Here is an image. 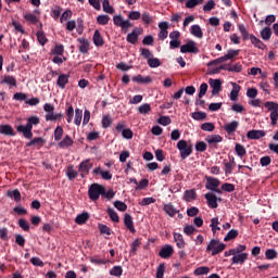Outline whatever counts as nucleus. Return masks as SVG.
Wrapping results in <instances>:
<instances>
[{"label":"nucleus","instance_id":"f257e3e1","mask_svg":"<svg viewBox=\"0 0 278 278\" xmlns=\"http://www.w3.org/2000/svg\"><path fill=\"white\" fill-rule=\"evenodd\" d=\"M244 249H247L244 245L232 249L229 252H225V256L229 257V255H232V264H242L245 260H249V254L242 252Z\"/></svg>","mask_w":278,"mask_h":278},{"label":"nucleus","instance_id":"f03ea898","mask_svg":"<svg viewBox=\"0 0 278 278\" xmlns=\"http://www.w3.org/2000/svg\"><path fill=\"white\" fill-rule=\"evenodd\" d=\"M89 199L91 201H99V197L105 194V187L99 184H92L88 190Z\"/></svg>","mask_w":278,"mask_h":278},{"label":"nucleus","instance_id":"7ed1b4c3","mask_svg":"<svg viewBox=\"0 0 278 278\" xmlns=\"http://www.w3.org/2000/svg\"><path fill=\"white\" fill-rule=\"evenodd\" d=\"M176 147L179 151L181 160H186L192 155V144L188 143V141L181 139L177 142Z\"/></svg>","mask_w":278,"mask_h":278},{"label":"nucleus","instance_id":"20e7f679","mask_svg":"<svg viewBox=\"0 0 278 278\" xmlns=\"http://www.w3.org/2000/svg\"><path fill=\"white\" fill-rule=\"evenodd\" d=\"M113 23L116 27H121L124 34H127V29L134 27V24L129 20L123 18V15H114Z\"/></svg>","mask_w":278,"mask_h":278},{"label":"nucleus","instance_id":"39448f33","mask_svg":"<svg viewBox=\"0 0 278 278\" xmlns=\"http://www.w3.org/2000/svg\"><path fill=\"white\" fill-rule=\"evenodd\" d=\"M208 85L212 88L213 96L219 94L220 91L223 90V80L219 78L218 79L210 78Z\"/></svg>","mask_w":278,"mask_h":278},{"label":"nucleus","instance_id":"423d86ee","mask_svg":"<svg viewBox=\"0 0 278 278\" xmlns=\"http://www.w3.org/2000/svg\"><path fill=\"white\" fill-rule=\"evenodd\" d=\"M180 53H199V48L197 42L190 40L186 45L180 47Z\"/></svg>","mask_w":278,"mask_h":278},{"label":"nucleus","instance_id":"0eeeda50","mask_svg":"<svg viewBox=\"0 0 278 278\" xmlns=\"http://www.w3.org/2000/svg\"><path fill=\"white\" fill-rule=\"evenodd\" d=\"M220 186V180L214 177H207L206 178V190H212L213 192H220L219 190H216Z\"/></svg>","mask_w":278,"mask_h":278},{"label":"nucleus","instance_id":"6e6552de","mask_svg":"<svg viewBox=\"0 0 278 278\" xmlns=\"http://www.w3.org/2000/svg\"><path fill=\"white\" fill-rule=\"evenodd\" d=\"M168 23L167 22H161L159 24V40H166L168 38Z\"/></svg>","mask_w":278,"mask_h":278},{"label":"nucleus","instance_id":"1a4fd4ad","mask_svg":"<svg viewBox=\"0 0 278 278\" xmlns=\"http://www.w3.org/2000/svg\"><path fill=\"white\" fill-rule=\"evenodd\" d=\"M205 199L207 201L208 207L216 210L218 207V198L214 193H206Z\"/></svg>","mask_w":278,"mask_h":278},{"label":"nucleus","instance_id":"9d476101","mask_svg":"<svg viewBox=\"0 0 278 278\" xmlns=\"http://www.w3.org/2000/svg\"><path fill=\"white\" fill-rule=\"evenodd\" d=\"M16 129L20 134H23L24 138H27L28 140L34 137L31 128L28 125H20L16 127Z\"/></svg>","mask_w":278,"mask_h":278},{"label":"nucleus","instance_id":"9b49d317","mask_svg":"<svg viewBox=\"0 0 278 278\" xmlns=\"http://www.w3.org/2000/svg\"><path fill=\"white\" fill-rule=\"evenodd\" d=\"M91 168H92V164L90 163V160H86L81 162L79 165V173L81 174V177H86V175L90 173Z\"/></svg>","mask_w":278,"mask_h":278},{"label":"nucleus","instance_id":"f8f14e48","mask_svg":"<svg viewBox=\"0 0 278 278\" xmlns=\"http://www.w3.org/2000/svg\"><path fill=\"white\" fill-rule=\"evenodd\" d=\"M230 86H232V89L230 91L229 99L230 101H238L241 87L237 83H230Z\"/></svg>","mask_w":278,"mask_h":278},{"label":"nucleus","instance_id":"ddd939ff","mask_svg":"<svg viewBox=\"0 0 278 278\" xmlns=\"http://www.w3.org/2000/svg\"><path fill=\"white\" fill-rule=\"evenodd\" d=\"M264 136H266V131L264 130H250L247 134L249 140H260V138H264Z\"/></svg>","mask_w":278,"mask_h":278},{"label":"nucleus","instance_id":"4468645a","mask_svg":"<svg viewBox=\"0 0 278 278\" xmlns=\"http://www.w3.org/2000/svg\"><path fill=\"white\" fill-rule=\"evenodd\" d=\"M175 253V250L170 245H165L161 249L159 252L160 257L163 260H167V257H170Z\"/></svg>","mask_w":278,"mask_h":278},{"label":"nucleus","instance_id":"2eb2a0df","mask_svg":"<svg viewBox=\"0 0 278 278\" xmlns=\"http://www.w3.org/2000/svg\"><path fill=\"white\" fill-rule=\"evenodd\" d=\"M206 251L211 252L212 255H218V253L225 251V244H208Z\"/></svg>","mask_w":278,"mask_h":278},{"label":"nucleus","instance_id":"dca6fc26","mask_svg":"<svg viewBox=\"0 0 278 278\" xmlns=\"http://www.w3.org/2000/svg\"><path fill=\"white\" fill-rule=\"evenodd\" d=\"M0 134L2 136H16V134L14 132V128H12L8 124L0 125Z\"/></svg>","mask_w":278,"mask_h":278},{"label":"nucleus","instance_id":"f3484780","mask_svg":"<svg viewBox=\"0 0 278 278\" xmlns=\"http://www.w3.org/2000/svg\"><path fill=\"white\" fill-rule=\"evenodd\" d=\"M139 34L140 28H135L130 34L127 35V42H130V45H136V42H138Z\"/></svg>","mask_w":278,"mask_h":278},{"label":"nucleus","instance_id":"a211bd4d","mask_svg":"<svg viewBox=\"0 0 278 278\" xmlns=\"http://www.w3.org/2000/svg\"><path fill=\"white\" fill-rule=\"evenodd\" d=\"M80 53H88L90 49V41L85 38L78 39Z\"/></svg>","mask_w":278,"mask_h":278},{"label":"nucleus","instance_id":"6ab92c4d","mask_svg":"<svg viewBox=\"0 0 278 278\" xmlns=\"http://www.w3.org/2000/svg\"><path fill=\"white\" fill-rule=\"evenodd\" d=\"M68 75L66 74H61L59 77H58V80H56V86H59V88H61L62 90H64V88H66V84H68Z\"/></svg>","mask_w":278,"mask_h":278},{"label":"nucleus","instance_id":"aec40b11","mask_svg":"<svg viewBox=\"0 0 278 278\" xmlns=\"http://www.w3.org/2000/svg\"><path fill=\"white\" fill-rule=\"evenodd\" d=\"M132 81H135V84H151V81H153V79L151 78V76H142V75H137L132 77Z\"/></svg>","mask_w":278,"mask_h":278},{"label":"nucleus","instance_id":"412c9836","mask_svg":"<svg viewBox=\"0 0 278 278\" xmlns=\"http://www.w3.org/2000/svg\"><path fill=\"white\" fill-rule=\"evenodd\" d=\"M240 123L238 121H232L224 126V129L227 134H233L238 129Z\"/></svg>","mask_w":278,"mask_h":278},{"label":"nucleus","instance_id":"4be33fe9","mask_svg":"<svg viewBox=\"0 0 278 278\" xmlns=\"http://www.w3.org/2000/svg\"><path fill=\"white\" fill-rule=\"evenodd\" d=\"M124 223H125L127 229H129V231H131V233H134L136 231V228H134V219L131 218V215L125 214Z\"/></svg>","mask_w":278,"mask_h":278},{"label":"nucleus","instance_id":"5701e85b","mask_svg":"<svg viewBox=\"0 0 278 278\" xmlns=\"http://www.w3.org/2000/svg\"><path fill=\"white\" fill-rule=\"evenodd\" d=\"M84 118V111L81 109H75L74 124L79 127Z\"/></svg>","mask_w":278,"mask_h":278},{"label":"nucleus","instance_id":"b1692460","mask_svg":"<svg viewBox=\"0 0 278 278\" xmlns=\"http://www.w3.org/2000/svg\"><path fill=\"white\" fill-rule=\"evenodd\" d=\"M190 34L195 38H203V29L199 25H192L190 28Z\"/></svg>","mask_w":278,"mask_h":278},{"label":"nucleus","instance_id":"393cba45","mask_svg":"<svg viewBox=\"0 0 278 278\" xmlns=\"http://www.w3.org/2000/svg\"><path fill=\"white\" fill-rule=\"evenodd\" d=\"M250 40L256 49L264 50L266 47V45H264V42H262V40H260V38L255 37L254 35H250Z\"/></svg>","mask_w":278,"mask_h":278},{"label":"nucleus","instance_id":"a878e982","mask_svg":"<svg viewBox=\"0 0 278 278\" xmlns=\"http://www.w3.org/2000/svg\"><path fill=\"white\" fill-rule=\"evenodd\" d=\"M205 140L208 144H218V142H223V137L219 135H210Z\"/></svg>","mask_w":278,"mask_h":278},{"label":"nucleus","instance_id":"bb28decb","mask_svg":"<svg viewBox=\"0 0 278 278\" xmlns=\"http://www.w3.org/2000/svg\"><path fill=\"white\" fill-rule=\"evenodd\" d=\"M93 45H96V47H103V37L99 30H94Z\"/></svg>","mask_w":278,"mask_h":278},{"label":"nucleus","instance_id":"cd10ccee","mask_svg":"<svg viewBox=\"0 0 278 278\" xmlns=\"http://www.w3.org/2000/svg\"><path fill=\"white\" fill-rule=\"evenodd\" d=\"M61 149H68V147H73V139L70 136H65L64 139L59 143Z\"/></svg>","mask_w":278,"mask_h":278},{"label":"nucleus","instance_id":"c85d7f7f","mask_svg":"<svg viewBox=\"0 0 278 278\" xmlns=\"http://www.w3.org/2000/svg\"><path fill=\"white\" fill-rule=\"evenodd\" d=\"M218 225H220V222L218 220V217H214V218L211 219L210 227H211L213 233H216L217 231H220V226H218Z\"/></svg>","mask_w":278,"mask_h":278},{"label":"nucleus","instance_id":"c756f323","mask_svg":"<svg viewBox=\"0 0 278 278\" xmlns=\"http://www.w3.org/2000/svg\"><path fill=\"white\" fill-rule=\"evenodd\" d=\"M102 8L106 14H114V7L110 4V0H103Z\"/></svg>","mask_w":278,"mask_h":278},{"label":"nucleus","instance_id":"7c9ffc66","mask_svg":"<svg viewBox=\"0 0 278 278\" xmlns=\"http://www.w3.org/2000/svg\"><path fill=\"white\" fill-rule=\"evenodd\" d=\"M235 151H236L238 157H244V155H247V149L244 148V146H242L240 143H236Z\"/></svg>","mask_w":278,"mask_h":278},{"label":"nucleus","instance_id":"2f4dec72","mask_svg":"<svg viewBox=\"0 0 278 278\" xmlns=\"http://www.w3.org/2000/svg\"><path fill=\"white\" fill-rule=\"evenodd\" d=\"M164 212H166V214H168V216H175V214H177V212H179L177 208H175V206L173 204H165L164 205Z\"/></svg>","mask_w":278,"mask_h":278},{"label":"nucleus","instance_id":"473e14b6","mask_svg":"<svg viewBox=\"0 0 278 278\" xmlns=\"http://www.w3.org/2000/svg\"><path fill=\"white\" fill-rule=\"evenodd\" d=\"M30 129H34V126L40 125V118L38 116H30L27 119L26 124Z\"/></svg>","mask_w":278,"mask_h":278},{"label":"nucleus","instance_id":"72a5a7b5","mask_svg":"<svg viewBox=\"0 0 278 278\" xmlns=\"http://www.w3.org/2000/svg\"><path fill=\"white\" fill-rule=\"evenodd\" d=\"M89 218L90 215L88 213H81L80 215L76 216V223L77 225H84Z\"/></svg>","mask_w":278,"mask_h":278},{"label":"nucleus","instance_id":"f704fd0d","mask_svg":"<svg viewBox=\"0 0 278 278\" xmlns=\"http://www.w3.org/2000/svg\"><path fill=\"white\" fill-rule=\"evenodd\" d=\"M60 118H62V113H53V111H51L46 114V121H60Z\"/></svg>","mask_w":278,"mask_h":278},{"label":"nucleus","instance_id":"c9c22d12","mask_svg":"<svg viewBox=\"0 0 278 278\" xmlns=\"http://www.w3.org/2000/svg\"><path fill=\"white\" fill-rule=\"evenodd\" d=\"M8 197H10V199H14V201H16V203H18V201H21V191H18V189H15L13 191H8Z\"/></svg>","mask_w":278,"mask_h":278},{"label":"nucleus","instance_id":"e433bc0d","mask_svg":"<svg viewBox=\"0 0 278 278\" xmlns=\"http://www.w3.org/2000/svg\"><path fill=\"white\" fill-rule=\"evenodd\" d=\"M236 238H238V230L232 229L225 236L224 241L229 242L231 240H236Z\"/></svg>","mask_w":278,"mask_h":278},{"label":"nucleus","instance_id":"4c0bfd02","mask_svg":"<svg viewBox=\"0 0 278 278\" xmlns=\"http://www.w3.org/2000/svg\"><path fill=\"white\" fill-rule=\"evenodd\" d=\"M270 36H273V31L269 27H265L261 30V38H263V40H270Z\"/></svg>","mask_w":278,"mask_h":278},{"label":"nucleus","instance_id":"58836bf2","mask_svg":"<svg viewBox=\"0 0 278 278\" xmlns=\"http://www.w3.org/2000/svg\"><path fill=\"white\" fill-rule=\"evenodd\" d=\"M162 62H160V59L157 58H150L148 60V65L150 66V68H157V66H161Z\"/></svg>","mask_w":278,"mask_h":278},{"label":"nucleus","instance_id":"ea45409f","mask_svg":"<svg viewBox=\"0 0 278 278\" xmlns=\"http://www.w3.org/2000/svg\"><path fill=\"white\" fill-rule=\"evenodd\" d=\"M191 117L194 121H205V118H207V114L205 112H194L191 114Z\"/></svg>","mask_w":278,"mask_h":278},{"label":"nucleus","instance_id":"a19ab883","mask_svg":"<svg viewBox=\"0 0 278 278\" xmlns=\"http://www.w3.org/2000/svg\"><path fill=\"white\" fill-rule=\"evenodd\" d=\"M265 108L268 112H277L278 111V103L273 101L265 102Z\"/></svg>","mask_w":278,"mask_h":278},{"label":"nucleus","instance_id":"79ce46f5","mask_svg":"<svg viewBox=\"0 0 278 278\" xmlns=\"http://www.w3.org/2000/svg\"><path fill=\"white\" fill-rule=\"evenodd\" d=\"M232 112H236V114H242L245 112L247 109H244V105L240 103H235L231 105Z\"/></svg>","mask_w":278,"mask_h":278},{"label":"nucleus","instance_id":"37998d69","mask_svg":"<svg viewBox=\"0 0 278 278\" xmlns=\"http://www.w3.org/2000/svg\"><path fill=\"white\" fill-rule=\"evenodd\" d=\"M139 114H149L151 112V104L144 103L138 108Z\"/></svg>","mask_w":278,"mask_h":278},{"label":"nucleus","instance_id":"c03bdc74","mask_svg":"<svg viewBox=\"0 0 278 278\" xmlns=\"http://www.w3.org/2000/svg\"><path fill=\"white\" fill-rule=\"evenodd\" d=\"M197 199V192L194 190H189L185 192V201H194Z\"/></svg>","mask_w":278,"mask_h":278},{"label":"nucleus","instance_id":"a18cd8bd","mask_svg":"<svg viewBox=\"0 0 278 278\" xmlns=\"http://www.w3.org/2000/svg\"><path fill=\"white\" fill-rule=\"evenodd\" d=\"M62 136H64V128H62V126H58L54 130V140H62Z\"/></svg>","mask_w":278,"mask_h":278},{"label":"nucleus","instance_id":"49530a36","mask_svg":"<svg viewBox=\"0 0 278 278\" xmlns=\"http://www.w3.org/2000/svg\"><path fill=\"white\" fill-rule=\"evenodd\" d=\"M207 273H210V267H198L194 271L193 275H195L197 277H199L200 275H207Z\"/></svg>","mask_w":278,"mask_h":278},{"label":"nucleus","instance_id":"de8ad7c7","mask_svg":"<svg viewBox=\"0 0 278 278\" xmlns=\"http://www.w3.org/2000/svg\"><path fill=\"white\" fill-rule=\"evenodd\" d=\"M110 275H112L113 277H121L123 275V267L114 266L111 269Z\"/></svg>","mask_w":278,"mask_h":278},{"label":"nucleus","instance_id":"09e8293b","mask_svg":"<svg viewBox=\"0 0 278 278\" xmlns=\"http://www.w3.org/2000/svg\"><path fill=\"white\" fill-rule=\"evenodd\" d=\"M2 84H7L8 86H16V78H14V76H4Z\"/></svg>","mask_w":278,"mask_h":278},{"label":"nucleus","instance_id":"8fccbe9b","mask_svg":"<svg viewBox=\"0 0 278 278\" xmlns=\"http://www.w3.org/2000/svg\"><path fill=\"white\" fill-rule=\"evenodd\" d=\"M25 21H28V23H31L33 25H36L38 23V17L31 13H26L24 15Z\"/></svg>","mask_w":278,"mask_h":278},{"label":"nucleus","instance_id":"3c124183","mask_svg":"<svg viewBox=\"0 0 278 278\" xmlns=\"http://www.w3.org/2000/svg\"><path fill=\"white\" fill-rule=\"evenodd\" d=\"M113 123V119L110 115H105L103 118H102V127L104 129H108V127H110Z\"/></svg>","mask_w":278,"mask_h":278},{"label":"nucleus","instance_id":"603ef678","mask_svg":"<svg viewBox=\"0 0 278 278\" xmlns=\"http://www.w3.org/2000/svg\"><path fill=\"white\" fill-rule=\"evenodd\" d=\"M114 207L118 210L119 212H126L127 211V204L123 201H115L114 202Z\"/></svg>","mask_w":278,"mask_h":278},{"label":"nucleus","instance_id":"864d4df0","mask_svg":"<svg viewBox=\"0 0 278 278\" xmlns=\"http://www.w3.org/2000/svg\"><path fill=\"white\" fill-rule=\"evenodd\" d=\"M201 3H203V0H188L186 2V8L188 9L197 8V5H201Z\"/></svg>","mask_w":278,"mask_h":278},{"label":"nucleus","instance_id":"5fc2aeb1","mask_svg":"<svg viewBox=\"0 0 278 278\" xmlns=\"http://www.w3.org/2000/svg\"><path fill=\"white\" fill-rule=\"evenodd\" d=\"M141 20L146 25H151V23H153V17H151V14H149L148 12L142 13Z\"/></svg>","mask_w":278,"mask_h":278},{"label":"nucleus","instance_id":"6e6d98bb","mask_svg":"<svg viewBox=\"0 0 278 278\" xmlns=\"http://www.w3.org/2000/svg\"><path fill=\"white\" fill-rule=\"evenodd\" d=\"M108 214H109L111 220H113V223H118V220H119L118 214L116 213V211H114V208H109Z\"/></svg>","mask_w":278,"mask_h":278},{"label":"nucleus","instance_id":"4d7b16f0","mask_svg":"<svg viewBox=\"0 0 278 278\" xmlns=\"http://www.w3.org/2000/svg\"><path fill=\"white\" fill-rule=\"evenodd\" d=\"M0 239L3 240V242H8V240H10V236L8 235V228H0Z\"/></svg>","mask_w":278,"mask_h":278},{"label":"nucleus","instance_id":"13d9d810","mask_svg":"<svg viewBox=\"0 0 278 278\" xmlns=\"http://www.w3.org/2000/svg\"><path fill=\"white\" fill-rule=\"evenodd\" d=\"M98 24L99 25H108L110 23V16L109 15H99L97 17Z\"/></svg>","mask_w":278,"mask_h":278},{"label":"nucleus","instance_id":"bf43d9fd","mask_svg":"<svg viewBox=\"0 0 278 278\" xmlns=\"http://www.w3.org/2000/svg\"><path fill=\"white\" fill-rule=\"evenodd\" d=\"M228 71L230 73H241L242 72V64L236 63L235 65H229Z\"/></svg>","mask_w":278,"mask_h":278},{"label":"nucleus","instance_id":"052dcab7","mask_svg":"<svg viewBox=\"0 0 278 278\" xmlns=\"http://www.w3.org/2000/svg\"><path fill=\"white\" fill-rule=\"evenodd\" d=\"M67 123H73V116H75V109L73 106H68L66 110Z\"/></svg>","mask_w":278,"mask_h":278},{"label":"nucleus","instance_id":"680f3d73","mask_svg":"<svg viewBox=\"0 0 278 278\" xmlns=\"http://www.w3.org/2000/svg\"><path fill=\"white\" fill-rule=\"evenodd\" d=\"M157 124L159 125H163L164 127H166L167 125H170V117H168V116H161L157 119Z\"/></svg>","mask_w":278,"mask_h":278},{"label":"nucleus","instance_id":"e2e57ef3","mask_svg":"<svg viewBox=\"0 0 278 278\" xmlns=\"http://www.w3.org/2000/svg\"><path fill=\"white\" fill-rule=\"evenodd\" d=\"M202 131H214L215 126L213 123H204L201 125Z\"/></svg>","mask_w":278,"mask_h":278},{"label":"nucleus","instance_id":"0e129e2a","mask_svg":"<svg viewBox=\"0 0 278 278\" xmlns=\"http://www.w3.org/2000/svg\"><path fill=\"white\" fill-rule=\"evenodd\" d=\"M71 16H73V11L71 10H66L62 15H61V23H65V21H68V18H71Z\"/></svg>","mask_w":278,"mask_h":278},{"label":"nucleus","instance_id":"69168bd1","mask_svg":"<svg viewBox=\"0 0 278 278\" xmlns=\"http://www.w3.org/2000/svg\"><path fill=\"white\" fill-rule=\"evenodd\" d=\"M53 55H62L64 53V46L56 45L52 50Z\"/></svg>","mask_w":278,"mask_h":278},{"label":"nucleus","instance_id":"338daca9","mask_svg":"<svg viewBox=\"0 0 278 278\" xmlns=\"http://www.w3.org/2000/svg\"><path fill=\"white\" fill-rule=\"evenodd\" d=\"M18 225L24 231H29V222H27L26 219H20Z\"/></svg>","mask_w":278,"mask_h":278},{"label":"nucleus","instance_id":"774afa93","mask_svg":"<svg viewBox=\"0 0 278 278\" xmlns=\"http://www.w3.org/2000/svg\"><path fill=\"white\" fill-rule=\"evenodd\" d=\"M269 118L271 121V125H277V121H278V110L277 111H271Z\"/></svg>","mask_w":278,"mask_h":278}]
</instances>
